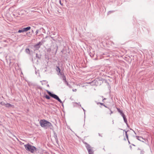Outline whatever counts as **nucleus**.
<instances>
[{
  "label": "nucleus",
  "instance_id": "obj_1",
  "mask_svg": "<svg viewBox=\"0 0 154 154\" xmlns=\"http://www.w3.org/2000/svg\"><path fill=\"white\" fill-rule=\"evenodd\" d=\"M24 147L27 151H29L31 153L35 152L37 153L39 152V149H38L29 143L25 145Z\"/></svg>",
  "mask_w": 154,
  "mask_h": 154
},
{
  "label": "nucleus",
  "instance_id": "obj_2",
  "mask_svg": "<svg viewBox=\"0 0 154 154\" xmlns=\"http://www.w3.org/2000/svg\"><path fill=\"white\" fill-rule=\"evenodd\" d=\"M39 123L41 126L42 127H44L45 128H51V126H52L51 123L45 119L41 120Z\"/></svg>",
  "mask_w": 154,
  "mask_h": 154
},
{
  "label": "nucleus",
  "instance_id": "obj_3",
  "mask_svg": "<svg viewBox=\"0 0 154 154\" xmlns=\"http://www.w3.org/2000/svg\"><path fill=\"white\" fill-rule=\"evenodd\" d=\"M100 82L101 84V83L106 84V85H108V83L106 80L102 79L101 80L98 79V80H94L91 82H90L89 83L91 85H97V83Z\"/></svg>",
  "mask_w": 154,
  "mask_h": 154
},
{
  "label": "nucleus",
  "instance_id": "obj_4",
  "mask_svg": "<svg viewBox=\"0 0 154 154\" xmlns=\"http://www.w3.org/2000/svg\"><path fill=\"white\" fill-rule=\"evenodd\" d=\"M46 91L48 94L49 95V96L52 98L57 100L58 101L60 102V103L62 104V106H63V105L62 102L61 100L59 98L58 96L56 94L52 93L51 92L49 91L48 90H46Z\"/></svg>",
  "mask_w": 154,
  "mask_h": 154
},
{
  "label": "nucleus",
  "instance_id": "obj_5",
  "mask_svg": "<svg viewBox=\"0 0 154 154\" xmlns=\"http://www.w3.org/2000/svg\"><path fill=\"white\" fill-rule=\"evenodd\" d=\"M85 146L87 149L89 154H94V152L92 150L90 145L86 142L84 143Z\"/></svg>",
  "mask_w": 154,
  "mask_h": 154
},
{
  "label": "nucleus",
  "instance_id": "obj_6",
  "mask_svg": "<svg viewBox=\"0 0 154 154\" xmlns=\"http://www.w3.org/2000/svg\"><path fill=\"white\" fill-rule=\"evenodd\" d=\"M42 32L44 33H45V30L43 28H41L39 29H37L35 32L36 35H37L38 33H39L40 34L39 35H40L42 34Z\"/></svg>",
  "mask_w": 154,
  "mask_h": 154
},
{
  "label": "nucleus",
  "instance_id": "obj_7",
  "mask_svg": "<svg viewBox=\"0 0 154 154\" xmlns=\"http://www.w3.org/2000/svg\"><path fill=\"white\" fill-rule=\"evenodd\" d=\"M55 70L57 72V74L58 75H62V73H63V72H60V69L58 66H56Z\"/></svg>",
  "mask_w": 154,
  "mask_h": 154
},
{
  "label": "nucleus",
  "instance_id": "obj_8",
  "mask_svg": "<svg viewBox=\"0 0 154 154\" xmlns=\"http://www.w3.org/2000/svg\"><path fill=\"white\" fill-rule=\"evenodd\" d=\"M58 48V46L57 45H56L54 48L51 50V51H52V52L53 53H54L55 54H56L57 50Z\"/></svg>",
  "mask_w": 154,
  "mask_h": 154
},
{
  "label": "nucleus",
  "instance_id": "obj_9",
  "mask_svg": "<svg viewBox=\"0 0 154 154\" xmlns=\"http://www.w3.org/2000/svg\"><path fill=\"white\" fill-rule=\"evenodd\" d=\"M41 45H42L41 44L40 42H39L38 43L35 45L34 47L36 49L38 50L40 48V46Z\"/></svg>",
  "mask_w": 154,
  "mask_h": 154
},
{
  "label": "nucleus",
  "instance_id": "obj_10",
  "mask_svg": "<svg viewBox=\"0 0 154 154\" xmlns=\"http://www.w3.org/2000/svg\"><path fill=\"white\" fill-rule=\"evenodd\" d=\"M53 133H54L53 137H54L56 143H58V139L57 134L56 133V132H55V131L53 132Z\"/></svg>",
  "mask_w": 154,
  "mask_h": 154
},
{
  "label": "nucleus",
  "instance_id": "obj_11",
  "mask_svg": "<svg viewBox=\"0 0 154 154\" xmlns=\"http://www.w3.org/2000/svg\"><path fill=\"white\" fill-rule=\"evenodd\" d=\"M118 112H119V113H120V115H121L122 116L124 115V114L123 113V111L119 109V108H116Z\"/></svg>",
  "mask_w": 154,
  "mask_h": 154
},
{
  "label": "nucleus",
  "instance_id": "obj_12",
  "mask_svg": "<svg viewBox=\"0 0 154 154\" xmlns=\"http://www.w3.org/2000/svg\"><path fill=\"white\" fill-rule=\"evenodd\" d=\"M31 27L30 26H28L26 27H24L23 28L24 32H26L31 29Z\"/></svg>",
  "mask_w": 154,
  "mask_h": 154
},
{
  "label": "nucleus",
  "instance_id": "obj_13",
  "mask_svg": "<svg viewBox=\"0 0 154 154\" xmlns=\"http://www.w3.org/2000/svg\"><path fill=\"white\" fill-rule=\"evenodd\" d=\"M122 117L123 118L124 122L126 123L127 125H128L127 119L126 118L125 115L124 114V115H122Z\"/></svg>",
  "mask_w": 154,
  "mask_h": 154
},
{
  "label": "nucleus",
  "instance_id": "obj_14",
  "mask_svg": "<svg viewBox=\"0 0 154 154\" xmlns=\"http://www.w3.org/2000/svg\"><path fill=\"white\" fill-rule=\"evenodd\" d=\"M5 106L6 107H11L12 106V105L9 103H7L5 104Z\"/></svg>",
  "mask_w": 154,
  "mask_h": 154
},
{
  "label": "nucleus",
  "instance_id": "obj_15",
  "mask_svg": "<svg viewBox=\"0 0 154 154\" xmlns=\"http://www.w3.org/2000/svg\"><path fill=\"white\" fill-rule=\"evenodd\" d=\"M115 12V11L114 10L109 11L108 12L107 15H109L112 13H114Z\"/></svg>",
  "mask_w": 154,
  "mask_h": 154
},
{
  "label": "nucleus",
  "instance_id": "obj_16",
  "mask_svg": "<svg viewBox=\"0 0 154 154\" xmlns=\"http://www.w3.org/2000/svg\"><path fill=\"white\" fill-rule=\"evenodd\" d=\"M25 52L28 54H30V50L29 48H26L25 49Z\"/></svg>",
  "mask_w": 154,
  "mask_h": 154
},
{
  "label": "nucleus",
  "instance_id": "obj_17",
  "mask_svg": "<svg viewBox=\"0 0 154 154\" xmlns=\"http://www.w3.org/2000/svg\"><path fill=\"white\" fill-rule=\"evenodd\" d=\"M61 75L63 80L64 79H66V76L64 74V73H62V75Z\"/></svg>",
  "mask_w": 154,
  "mask_h": 154
},
{
  "label": "nucleus",
  "instance_id": "obj_18",
  "mask_svg": "<svg viewBox=\"0 0 154 154\" xmlns=\"http://www.w3.org/2000/svg\"><path fill=\"white\" fill-rule=\"evenodd\" d=\"M24 32L23 29H19L17 32V33H20Z\"/></svg>",
  "mask_w": 154,
  "mask_h": 154
},
{
  "label": "nucleus",
  "instance_id": "obj_19",
  "mask_svg": "<svg viewBox=\"0 0 154 154\" xmlns=\"http://www.w3.org/2000/svg\"><path fill=\"white\" fill-rule=\"evenodd\" d=\"M45 42V41L44 39V38H43L41 41L39 42H40V43L42 45Z\"/></svg>",
  "mask_w": 154,
  "mask_h": 154
},
{
  "label": "nucleus",
  "instance_id": "obj_20",
  "mask_svg": "<svg viewBox=\"0 0 154 154\" xmlns=\"http://www.w3.org/2000/svg\"><path fill=\"white\" fill-rule=\"evenodd\" d=\"M44 97L48 100H49L50 99V97L47 94H46Z\"/></svg>",
  "mask_w": 154,
  "mask_h": 154
},
{
  "label": "nucleus",
  "instance_id": "obj_21",
  "mask_svg": "<svg viewBox=\"0 0 154 154\" xmlns=\"http://www.w3.org/2000/svg\"><path fill=\"white\" fill-rule=\"evenodd\" d=\"M137 138V139L139 140H140V141H141L142 140V139H143V138H142V137H136Z\"/></svg>",
  "mask_w": 154,
  "mask_h": 154
},
{
  "label": "nucleus",
  "instance_id": "obj_22",
  "mask_svg": "<svg viewBox=\"0 0 154 154\" xmlns=\"http://www.w3.org/2000/svg\"><path fill=\"white\" fill-rule=\"evenodd\" d=\"M51 51V49L50 48H48L47 50V51L48 53H50Z\"/></svg>",
  "mask_w": 154,
  "mask_h": 154
},
{
  "label": "nucleus",
  "instance_id": "obj_23",
  "mask_svg": "<svg viewBox=\"0 0 154 154\" xmlns=\"http://www.w3.org/2000/svg\"><path fill=\"white\" fill-rule=\"evenodd\" d=\"M0 104H1L2 106H5V103L2 101L0 103Z\"/></svg>",
  "mask_w": 154,
  "mask_h": 154
},
{
  "label": "nucleus",
  "instance_id": "obj_24",
  "mask_svg": "<svg viewBox=\"0 0 154 154\" xmlns=\"http://www.w3.org/2000/svg\"><path fill=\"white\" fill-rule=\"evenodd\" d=\"M64 82L65 83L67 84V83L68 82L67 81L66 79H64L63 80Z\"/></svg>",
  "mask_w": 154,
  "mask_h": 154
},
{
  "label": "nucleus",
  "instance_id": "obj_25",
  "mask_svg": "<svg viewBox=\"0 0 154 154\" xmlns=\"http://www.w3.org/2000/svg\"><path fill=\"white\" fill-rule=\"evenodd\" d=\"M101 104V105H103V106H105V107H106L104 104L103 103H97V104Z\"/></svg>",
  "mask_w": 154,
  "mask_h": 154
},
{
  "label": "nucleus",
  "instance_id": "obj_26",
  "mask_svg": "<svg viewBox=\"0 0 154 154\" xmlns=\"http://www.w3.org/2000/svg\"><path fill=\"white\" fill-rule=\"evenodd\" d=\"M127 131H125V135H126V137H127V139H128V134H127Z\"/></svg>",
  "mask_w": 154,
  "mask_h": 154
},
{
  "label": "nucleus",
  "instance_id": "obj_27",
  "mask_svg": "<svg viewBox=\"0 0 154 154\" xmlns=\"http://www.w3.org/2000/svg\"><path fill=\"white\" fill-rule=\"evenodd\" d=\"M30 33V32H29V33L27 32L25 35H23V36L26 37L28 35V33Z\"/></svg>",
  "mask_w": 154,
  "mask_h": 154
},
{
  "label": "nucleus",
  "instance_id": "obj_28",
  "mask_svg": "<svg viewBox=\"0 0 154 154\" xmlns=\"http://www.w3.org/2000/svg\"><path fill=\"white\" fill-rule=\"evenodd\" d=\"M59 3L60 5L63 6V4L61 3V0H59Z\"/></svg>",
  "mask_w": 154,
  "mask_h": 154
},
{
  "label": "nucleus",
  "instance_id": "obj_29",
  "mask_svg": "<svg viewBox=\"0 0 154 154\" xmlns=\"http://www.w3.org/2000/svg\"><path fill=\"white\" fill-rule=\"evenodd\" d=\"M36 57H37V58H38L39 59H40V57H38V54L37 53L36 54Z\"/></svg>",
  "mask_w": 154,
  "mask_h": 154
},
{
  "label": "nucleus",
  "instance_id": "obj_30",
  "mask_svg": "<svg viewBox=\"0 0 154 154\" xmlns=\"http://www.w3.org/2000/svg\"><path fill=\"white\" fill-rule=\"evenodd\" d=\"M66 84L68 86H69V87H70V85L68 83V82L67 83V84Z\"/></svg>",
  "mask_w": 154,
  "mask_h": 154
},
{
  "label": "nucleus",
  "instance_id": "obj_31",
  "mask_svg": "<svg viewBox=\"0 0 154 154\" xmlns=\"http://www.w3.org/2000/svg\"><path fill=\"white\" fill-rule=\"evenodd\" d=\"M76 103L78 104L80 106H81V105L80 104V103L79 102V103Z\"/></svg>",
  "mask_w": 154,
  "mask_h": 154
},
{
  "label": "nucleus",
  "instance_id": "obj_32",
  "mask_svg": "<svg viewBox=\"0 0 154 154\" xmlns=\"http://www.w3.org/2000/svg\"><path fill=\"white\" fill-rule=\"evenodd\" d=\"M137 154H143V153L142 151H140V153H138Z\"/></svg>",
  "mask_w": 154,
  "mask_h": 154
},
{
  "label": "nucleus",
  "instance_id": "obj_33",
  "mask_svg": "<svg viewBox=\"0 0 154 154\" xmlns=\"http://www.w3.org/2000/svg\"><path fill=\"white\" fill-rule=\"evenodd\" d=\"M50 37L53 39V40L54 41H55V40L54 38L53 37H51V36Z\"/></svg>",
  "mask_w": 154,
  "mask_h": 154
},
{
  "label": "nucleus",
  "instance_id": "obj_34",
  "mask_svg": "<svg viewBox=\"0 0 154 154\" xmlns=\"http://www.w3.org/2000/svg\"><path fill=\"white\" fill-rule=\"evenodd\" d=\"M82 109H83V110L84 112V113H85V110L83 109V108L82 107Z\"/></svg>",
  "mask_w": 154,
  "mask_h": 154
},
{
  "label": "nucleus",
  "instance_id": "obj_35",
  "mask_svg": "<svg viewBox=\"0 0 154 154\" xmlns=\"http://www.w3.org/2000/svg\"><path fill=\"white\" fill-rule=\"evenodd\" d=\"M42 81H44V82H47V81L46 80H43L42 81H41L40 82H42Z\"/></svg>",
  "mask_w": 154,
  "mask_h": 154
},
{
  "label": "nucleus",
  "instance_id": "obj_36",
  "mask_svg": "<svg viewBox=\"0 0 154 154\" xmlns=\"http://www.w3.org/2000/svg\"><path fill=\"white\" fill-rule=\"evenodd\" d=\"M99 135L100 136L102 137V136L100 134H99Z\"/></svg>",
  "mask_w": 154,
  "mask_h": 154
},
{
  "label": "nucleus",
  "instance_id": "obj_37",
  "mask_svg": "<svg viewBox=\"0 0 154 154\" xmlns=\"http://www.w3.org/2000/svg\"><path fill=\"white\" fill-rule=\"evenodd\" d=\"M47 86L49 87V85L48 84L47 85Z\"/></svg>",
  "mask_w": 154,
  "mask_h": 154
},
{
  "label": "nucleus",
  "instance_id": "obj_38",
  "mask_svg": "<svg viewBox=\"0 0 154 154\" xmlns=\"http://www.w3.org/2000/svg\"><path fill=\"white\" fill-rule=\"evenodd\" d=\"M32 33H33L34 32V31L32 30Z\"/></svg>",
  "mask_w": 154,
  "mask_h": 154
},
{
  "label": "nucleus",
  "instance_id": "obj_39",
  "mask_svg": "<svg viewBox=\"0 0 154 154\" xmlns=\"http://www.w3.org/2000/svg\"><path fill=\"white\" fill-rule=\"evenodd\" d=\"M76 90V89H75V90H73V91H75Z\"/></svg>",
  "mask_w": 154,
  "mask_h": 154
},
{
  "label": "nucleus",
  "instance_id": "obj_40",
  "mask_svg": "<svg viewBox=\"0 0 154 154\" xmlns=\"http://www.w3.org/2000/svg\"><path fill=\"white\" fill-rule=\"evenodd\" d=\"M105 99H105V98H104V99H103V100H105Z\"/></svg>",
  "mask_w": 154,
  "mask_h": 154
},
{
  "label": "nucleus",
  "instance_id": "obj_41",
  "mask_svg": "<svg viewBox=\"0 0 154 154\" xmlns=\"http://www.w3.org/2000/svg\"><path fill=\"white\" fill-rule=\"evenodd\" d=\"M47 36H46V37L45 38H47Z\"/></svg>",
  "mask_w": 154,
  "mask_h": 154
}]
</instances>
